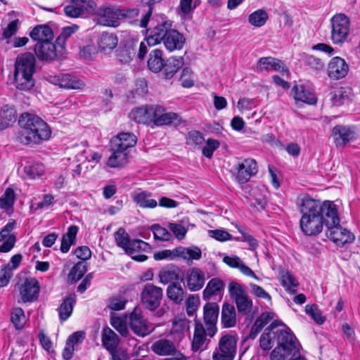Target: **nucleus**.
Masks as SVG:
<instances>
[{
	"label": "nucleus",
	"mask_w": 360,
	"mask_h": 360,
	"mask_svg": "<svg viewBox=\"0 0 360 360\" xmlns=\"http://www.w3.org/2000/svg\"><path fill=\"white\" fill-rule=\"evenodd\" d=\"M129 248L131 252L126 253L130 255L134 260L137 262H144L148 259V257L143 254L136 255V253L148 252L151 250V247L148 243L139 239L131 240Z\"/></svg>",
	"instance_id": "4be33fe9"
},
{
	"label": "nucleus",
	"mask_w": 360,
	"mask_h": 360,
	"mask_svg": "<svg viewBox=\"0 0 360 360\" xmlns=\"http://www.w3.org/2000/svg\"><path fill=\"white\" fill-rule=\"evenodd\" d=\"M96 16L98 25L110 27H117L120 25L119 6L113 5L101 6L97 9Z\"/></svg>",
	"instance_id": "f8f14e48"
},
{
	"label": "nucleus",
	"mask_w": 360,
	"mask_h": 360,
	"mask_svg": "<svg viewBox=\"0 0 360 360\" xmlns=\"http://www.w3.org/2000/svg\"><path fill=\"white\" fill-rule=\"evenodd\" d=\"M111 155L107 160V165L111 168L123 167L129 162V153L116 145L110 143Z\"/></svg>",
	"instance_id": "f3484780"
},
{
	"label": "nucleus",
	"mask_w": 360,
	"mask_h": 360,
	"mask_svg": "<svg viewBox=\"0 0 360 360\" xmlns=\"http://www.w3.org/2000/svg\"><path fill=\"white\" fill-rule=\"evenodd\" d=\"M283 323L278 321H273L270 326L266 328L261 335L259 339V345L265 351L270 350L274 345L275 340L277 341V330H274Z\"/></svg>",
	"instance_id": "412c9836"
},
{
	"label": "nucleus",
	"mask_w": 360,
	"mask_h": 360,
	"mask_svg": "<svg viewBox=\"0 0 360 360\" xmlns=\"http://www.w3.org/2000/svg\"><path fill=\"white\" fill-rule=\"evenodd\" d=\"M36 56L39 60L52 62L60 60L65 53V47L58 45L56 42L49 41L37 42L34 47Z\"/></svg>",
	"instance_id": "6e6552de"
},
{
	"label": "nucleus",
	"mask_w": 360,
	"mask_h": 360,
	"mask_svg": "<svg viewBox=\"0 0 360 360\" xmlns=\"http://www.w3.org/2000/svg\"><path fill=\"white\" fill-rule=\"evenodd\" d=\"M136 142L137 139L134 134L129 132H122L112 137L110 143L112 145L115 144L116 146L129 151L131 148L135 146Z\"/></svg>",
	"instance_id": "a878e982"
},
{
	"label": "nucleus",
	"mask_w": 360,
	"mask_h": 360,
	"mask_svg": "<svg viewBox=\"0 0 360 360\" xmlns=\"http://www.w3.org/2000/svg\"><path fill=\"white\" fill-rule=\"evenodd\" d=\"M219 312V307L216 302H207L203 307V321L207 327V333L210 338L217 332Z\"/></svg>",
	"instance_id": "2eb2a0df"
},
{
	"label": "nucleus",
	"mask_w": 360,
	"mask_h": 360,
	"mask_svg": "<svg viewBox=\"0 0 360 360\" xmlns=\"http://www.w3.org/2000/svg\"><path fill=\"white\" fill-rule=\"evenodd\" d=\"M257 72L280 70L283 74H288V70L283 65V63L279 59L272 57L261 58L257 63Z\"/></svg>",
	"instance_id": "aec40b11"
},
{
	"label": "nucleus",
	"mask_w": 360,
	"mask_h": 360,
	"mask_svg": "<svg viewBox=\"0 0 360 360\" xmlns=\"http://www.w3.org/2000/svg\"><path fill=\"white\" fill-rule=\"evenodd\" d=\"M149 46L162 43L169 52L181 50L186 43L184 36L172 28L171 21H164L147 30L146 38Z\"/></svg>",
	"instance_id": "f03ea898"
},
{
	"label": "nucleus",
	"mask_w": 360,
	"mask_h": 360,
	"mask_svg": "<svg viewBox=\"0 0 360 360\" xmlns=\"http://www.w3.org/2000/svg\"><path fill=\"white\" fill-rule=\"evenodd\" d=\"M180 269L175 266H166L160 270L158 277L160 282L162 284H168L176 283L180 280L183 281V278L181 277Z\"/></svg>",
	"instance_id": "bb28decb"
},
{
	"label": "nucleus",
	"mask_w": 360,
	"mask_h": 360,
	"mask_svg": "<svg viewBox=\"0 0 360 360\" xmlns=\"http://www.w3.org/2000/svg\"><path fill=\"white\" fill-rule=\"evenodd\" d=\"M268 19V13L262 9H259L249 15V22L255 27H262Z\"/></svg>",
	"instance_id": "3c124183"
},
{
	"label": "nucleus",
	"mask_w": 360,
	"mask_h": 360,
	"mask_svg": "<svg viewBox=\"0 0 360 360\" xmlns=\"http://www.w3.org/2000/svg\"><path fill=\"white\" fill-rule=\"evenodd\" d=\"M221 323L224 328H232L236 325V312L233 305L229 303L223 304Z\"/></svg>",
	"instance_id": "2f4dec72"
},
{
	"label": "nucleus",
	"mask_w": 360,
	"mask_h": 360,
	"mask_svg": "<svg viewBox=\"0 0 360 360\" xmlns=\"http://www.w3.org/2000/svg\"><path fill=\"white\" fill-rule=\"evenodd\" d=\"M75 302L76 296L75 294H70L63 300L58 309L61 321H66L71 316Z\"/></svg>",
	"instance_id": "473e14b6"
},
{
	"label": "nucleus",
	"mask_w": 360,
	"mask_h": 360,
	"mask_svg": "<svg viewBox=\"0 0 360 360\" xmlns=\"http://www.w3.org/2000/svg\"><path fill=\"white\" fill-rule=\"evenodd\" d=\"M207 328L199 321L195 322L193 338L192 340V349L194 352L201 350L207 338Z\"/></svg>",
	"instance_id": "c756f323"
},
{
	"label": "nucleus",
	"mask_w": 360,
	"mask_h": 360,
	"mask_svg": "<svg viewBox=\"0 0 360 360\" xmlns=\"http://www.w3.org/2000/svg\"><path fill=\"white\" fill-rule=\"evenodd\" d=\"M224 287V282L219 278H212L203 290V299L210 300L212 296L217 295Z\"/></svg>",
	"instance_id": "58836bf2"
},
{
	"label": "nucleus",
	"mask_w": 360,
	"mask_h": 360,
	"mask_svg": "<svg viewBox=\"0 0 360 360\" xmlns=\"http://www.w3.org/2000/svg\"><path fill=\"white\" fill-rule=\"evenodd\" d=\"M281 285L290 294H295L297 292L299 282L290 271H286L281 276Z\"/></svg>",
	"instance_id": "a19ab883"
},
{
	"label": "nucleus",
	"mask_w": 360,
	"mask_h": 360,
	"mask_svg": "<svg viewBox=\"0 0 360 360\" xmlns=\"http://www.w3.org/2000/svg\"><path fill=\"white\" fill-rule=\"evenodd\" d=\"M305 63L316 72H320L324 68L323 62L321 59L313 56H307L305 57Z\"/></svg>",
	"instance_id": "e2e57ef3"
},
{
	"label": "nucleus",
	"mask_w": 360,
	"mask_h": 360,
	"mask_svg": "<svg viewBox=\"0 0 360 360\" xmlns=\"http://www.w3.org/2000/svg\"><path fill=\"white\" fill-rule=\"evenodd\" d=\"M15 120V111L13 108L4 107L0 111V129L7 127Z\"/></svg>",
	"instance_id": "603ef678"
},
{
	"label": "nucleus",
	"mask_w": 360,
	"mask_h": 360,
	"mask_svg": "<svg viewBox=\"0 0 360 360\" xmlns=\"http://www.w3.org/2000/svg\"><path fill=\"white\" fill-rule=\"evenodd\" d=\"M165 109L160 105H149L150 122H153L158 126V121L160 119L162 113Z\"/></svg>",
	"instance_id": "680f3d73"
},
{
	"label": "nucleus",
	"mask_w": 360,
	"mask_h": 360,
	"mask_svg": "<svg viewBox=\"0 0 360 360\" xmlns=\"http://www.w3.org/2000/svg\"><path fill=\"white\" fill-rule=\"evenodd\" d=\"M337 208L333 201L325 200L321 202L314 200L309 195L302 199L300 210L302 217L300 226L302 231L306 236H311L319 234L326 226L327 219H330V211L335 212Z\"/></svg>",
	"instance_id": "f257e3e1"
},
{
	"label": "nucleus",
	"mask_w": 360,
	"mask_h": 360,
	"mask_svg": "<svg viewBox=\"0 0 360 360\" xmlns=\"http://www.w3.org/2000/svg\"><path fill=\"white\" fill-rule=\"evenodd\" d=\"M87 271V265L86 262H78L71 269L68 274V281L71 283H75L82 278Z\"/></svg>",
	"instance_id": "c03bdc74"
},
{
	"label": "nucleus",
	"mask_w": 360,
	"mask_h": 360,
	"mask_svg": "<svg viewBox=\"0 0 360 360\" xmlns=\"http://www.w3.org/2000/svg\"><path fill=\"white\" fill-rule=\"evenodd\" d=\"M155 240L161 241H168L170 240L172 235L168 230L159 224H154L151 226Z\"/></svg>",
	"instance_id": "4d7b16f0"
},
{
	"label": "nucleus",
	"mask_w": 360,
	"mask_h": 360,
	"mask_svg": "<svg viewBox=\"0 0 360 360\" xmlns=\"http://www.w3.org/2000/svg\"><path fill=\"white\" fill-rule=\"evenodd\" d=\"M167 295L175 304H180L184 298V290L180 284L172 283L167 288Z\"/></svg>",
	"instance_id": "ea45409f"
},
{
	"label": "nucleus",
	"mask_w": 360,
	"mask_h": 360,
	"mask_svg": "<svg viewBox=\"0 0 360 360\" xmlns=\"http://www.w3.org/2000/svg\"><path fill=\"white\" fill-rule=\"evenodd\" d=\"M129 117L137 123H150L149 105L137 108L131 111Z\"/></svg>",
	"instance_id": "79ce46f5"
},
{
	"label": "nucleus",
	"mask_w": 360,
	"mask_h": 360,
	"mask_svg": "<svg viewBox=\"0 0 360 360\" xmlns=\"http://www.w3.org/2000/svg\"><path fill=\"white\" fill-rule=\"evenodd\" d=\"M117 44L116 35L110 33H103L98 41V46L101 50H112Z\"/></svg>",
	"instance_id": "a18cd8bd"
},
{
	"label": "nucleus",
	"mask_w": 360,
	"mask_h": 360,
	"mask_svg": "<svg viewBox=\"0 0 360 360\" xmlns=\"http://www.w3.org/2000/svg\"><path fill=\"white\" fill-rule=\"evenodd\" d=\"M186 287L193 292L200 290L205 283V273L201 269L193 267L186 274Z\"/></svg>",
	"instance_id": "6ab92c4d"
},
{
	"label": "nucleus",
	"mask_w": 360,
	"mask_h": 360,
	"mask_svg": "<svg viewBox=\"0 0 360 360\" xmlns=\"http://www.w3.org/2000/svg\"><path fill=\"white\" fill-rule=\"evenodd\" d=\"M115 240L117 245L124 249L125 252H131V251L129 250V245L131 243L130 238L124 229H118L115 233Z\"/></svg>",
	"instance_id": "de8ad7c7"
},
{
	"label": "nucleus",
	"mask_w": 360,
	"mask_h": 360,
	"mask_svg": "<svg viewBox=\"0 0 360 360\" xmlns=\"http://www.w3.org/2000/svg\"><path fill=\"white\" fill-rule=\"evenodd\" d=\"M135 56V51L134 49L126 48L120 50L118 53L119 60L121 63H129Z\"/></svg>",
	"instance_id": "69168bd1"
},
{
	"label": "nucleus",
	"mask_w": 360,
	"mask_h": 360,
	"mask_svg": "<svg viewBox=\"0 0 360 360\" xmlns=\"http://www.w3.org/2000/svg\"><path fill=\"white\" fill-rule=\"evenodd\" d=\"M333 134L337 147L345 146L349 141L356 139V133L354 129L344 125H336L333 127Z\"/></svg>",
	"instance_id": "a211bd4d"
},
{
	"label": "nucleus",
	"mask_w": 360,
	"mask_h": 360,
	"mask_svg": "<svg viewBox=\"0 0 360 360\" xmlns=\"http://www.w3.org/2000/svg\"><path fill=\"white\" fill-rule=\"evenodd\" d=\"M77 232L78 227L75 225H72L68 228L67 233L63 235L60 248L63 253L68 252L70 246L75 244Z\"/></svg>",
	"instance_id": "e433bc0d"
},
{
	"label": "nucleus",
	"mask_w": 360,
	"mask_h": 360,
	"mask_svg": "<svg viewBox=\"0 0 360 360\" xmlns=\"http://www.w3.org/2000/svg\"><path fill=\"white\" fill-rule=\"evenodd\" d=\"M176 255L186 260H198L201 258V250L196 246L191 248L177 247L175 248Z\"/></svg>",
	"instance_id": "4c0bfd02"
},
{
	"label": "nucleus",
	"mask_w": 360,
	"mask_h": 360,
	"mask_svg": "<svg viewBox=\"0 0 360 360\" xmlns=\"http://www.w3.org/2000/svg\"><path fill=\"white\" fill-rule=\"evenodd\" d=\"M349 72V65L346 61L338 56L333 58L328 65V76L333 80H338L346 77Z\"/></svg>",
	"instance_id": "dca6fc26"
},
{
	"label": "nucleus",
	"mask_w": 360,
	"mask_h": 360,
	"mask_svg": "<svg viewBox=\"0 0 360 360\" xmlns=\"http://www.w3.org/2000/svg\"><path fill=\"white\" fill-rule=\"evenodd\" d=\"M127 300L122 297H112L110 300L108 308L114 311H120L124 308Z\"/></svg>",
	"instance_id": "774afa93"
},
{
	"label": "nucleus",
	"mask_w": 360,
	"mask_h": 360,
	"mask_svg": "<svg viewBox=\"0 0 360 360\" xmlns=\"http://www.w3.org/2000/svg\"><path fill=\"white\" fill-rule=\"evenodd\" d=\"M330 39L334 44L342 45L349 36L350 20L344 13H337L330 19Z\"/></svg>",
	"instance_id": "0eeeda50"
},
{
	"label": "nucleus",
	"mask_w": 360,
	"mask_h": 360,
	"mask_svg": "<svg viewBox=\"0 0 360 360\" xmlns=\"http://www.w3.org/2000/svg\"><path fill=\"white\" fill-rule=\"evenodd\" d=\"M305 312L309 315L313 320L318 324H322L325 322L326 318L322 315L321 310L316 304H307L305 306Z\"/></svg>",
	"instance_id": "5fc2aeb1"
},
{
	"label": "nucleus",
	"mask_w": 360,
	"mask_h": 360,
	"mask_svg": "<svg viewBox=\"0 0 360 360\" xmlns=\"http://www.w3.org/2000/svg\"><path fill=\"white\" fill-rule=\"evenodd\" d=\"M12 276L13 270L10 264L4 265L0 270V287L6 286Z\"/></svg>",
	"instance_id": "bf43d9fd"
},
{
	"label": "nucleus",
	"mask_w": 360,
	"mask_h": 360,
	"mask_svg": "<svg viewBox=\"0 0 360 360\" xmlns=\"http://www.w3.org/2000/svg\"><path fill=\"white\" fill-rule=\"evenodd\" d=\"M200 304V299L198 295L190 296L186 302V312L188 316H193Z\"/></svg>",
	"instance_id": "052dcab7"
},
{
	"label": "nucleus",
	"mask_w": 360,
	"mask_h": 360,
	"mask_svg": "<svg viewBox=\"0 0 360 360\" xmlns=\"http://www.w3.org/2000/svg\"><path fill=\"white\" fill-rule=\"evenodd\" d=\"M150 193L146 192H141L134 196V200L141 207L143 208H154L157 206V201L154 199H149Z\"/></svg>",
	"instance_id": "09e8293b"
},
{
	"label": "nucleus",
	"mask_w": 360,
	"mask_h": 360,
	"mask_svg": "<svg viewBox=\"0 0 360 360\" xmlns=\"http://www.w3.org/2000/svg\"><path fill=\"white\" fill-rule=\"evenodd\" d=\"M237 338L225 334L219 339L218 346L212 354L213 360H233L236 354Z\"/></svg>",
	"instance_id": "9d476101"
},
{
	"label": "nucleus",
	"mask_w": 360,
	"mask_h": 360,
	"mask_svg": "<svg viewBox=\"0 0 360 360\" xmlns=\"http://www.w3.org/2000/svg\"><path fill=\"white\" fill-rule=\"evenodd\" d=\"M330 219L326 221V236L338 246H343L346 243H351L354 240V235L347 229L340 225V218L338 208L335 212H330Z\"/></svg>",
	"instance_id": "423d86ee"
},
{
	"label": "nucleus",
	"mask_w": 360,
	"mask_h": 360,
	"mask_svg": "<svg viewBox=\"0 0 360 360\" xmlns=\"http://www.w3.org/2000/svg\"><path fill=\"white\" fill-rule=\"evenodd\" d=\"M35 68L36 58L32 53L25 52L17 56L15 63L14 82L18 89L28 91L34 86L33 75Z\"/></svg>",
	"instance_id": "20e7f679"
},
{
	"label": "nucleus",
	"mask_w": 360,
	"mask_h": 360,
	"mask_svg": "<svg viewBox=\"0 0 360 360\" xmlns=\"http://www.w3.org/2000/svg\"><path fill=\"white\" fill-rule=\"evenodd\" d=\"M163 297L162 288L152 283H146L141 292V301L144 307L150 311L159 307Z\"/></svg>",
	"instance_id": "9b49d317"
},
{
	"label": "nucleus",
	"mask_w": 360,
	"mask_h": 360,
	"mask_svg": "<svg viewBox=\"0 0 360 360\" xmlns=\"http://www.w3.org/2000/svg\"><path fill=\"white\" fill-rule=\"evenodd\" d=\"M11 320L17 330L22 329L26 322L25 315L22 309L20 307L13 309L11 313Z\"/></svg>",
	"instance_id": "8fccbe9b"
},
{
	"label": "nucleus",
	"mask_w": 360,
	"mask_h": 360,
	"mask_svg": "<svg viewBox=\"0 0 360 360\" xmlns=\"http://www.w3.org/2000/svg\"><path fill=\"white\" fill-rule=\"evenodd\" d=\"M18 290L22 302H32L37 300L40 285L35 278H26L18 283Z\"/></svg>",
	"instance_id": "4468645a"
},
{
	"label": "nucleus",
	"mask_w": 360,
	"mask_h": 360,
	"mask_svg": "<svg viewBox=\"0 0 360 360\" xmlns=\"http://www.w3.org/2000/svg\"><path fill=\"white\" fill-rule=\"evenodd\" d=\"M22 130L19 133L20 141L25 145L39 143L51 136V129L39 117L28 112L22 113L18 120Z\"/></svg>",
	"instance_id": "7ed1b4c3"
},
{
	"label": "nucleus",
	"mask_w": 360,
	"mask_h": 360,
	"mask_svg": "<svg viewBox=\"0 0 360 360\" xmlns=\"http://www.w3.org/2000/svg\"><path fill=\"white\" fill-rule=\"evenodd\" d=\"M128 321L131 330L138 336L145 337L153 330L143 318L141 310L137 307L129 314Z\"/></svg>",
	"instance_id": "ddd939ff"
},
{
	"label": "nucleus",
	"mask_w": 360,
	"mask_h": 360,
	"mask_svg": "<svg viewBox=\"0 0 360 360\" xmlns=\"http://www.w3.org/2000/svg\"><path fill=\"white\" fill-rule=\"evenodd\" d=\"M188 329L189 323L186 319L176 320L173 322L172 331L174 333L183 334L184 332L188 330Z\"/></svg>",
	"instance_id": "338daca9"
},
{
	"label": "nucleus",
	"mask_w": 360,
	"mask_h": 360,
	"mask_svg": "<svg viewBox=\"0 0 360 360\" xmlns=\"http://www.w3.org/2000/svg\"><path fill=\"white\" fill-rule=\"evenodd\" d=\"M102 343L108 351L112 350L118 347L120 338L111 328L106 326L102 330Z\"/></svg>",
	"instance_id": "c9c22d12"
},
{
	"label": "nucleus",
	"mask_w": 360,
	"mask_h": 360,
	"mask_svg": "<svg viewBox=\"0 0 360 360\" xmlns=\"http://www.w3.org/2000/svg\"><path fill=\"white\" fill-rule=\"evenodd\" d=\"M162 56L163 52L159 49H155L150 52L147 63L150 71L159 72L162 70L165 64Z\"/></svg>",
	"instance_id": "7c9ffc66"
},
{
	"label": "nucleus",
	"mask_w": 360,
	"mask_h": 360,
	"mask_svg": "<svg viewBox=\"0 0 360 360\" xmlns=\"http://www.w3.org/2000/svg\"><path fill=\"white\" fill-rule=\"evenodd\" d=\"M58 82L60 87L65 89H82L85 86V84L82 80L70 74L62 75L58 79Z\"/></svg>",
	"instance_id": "f704fd0d"
},
{
	"label": "nucleus",
	"mask_w": 360,
	"mask_h": 360,
	"mask_svg": "<svg viewBox=\"0 0 360 360\" xmlns=\"http://www.w3.org/2000/svg\"><path fill=\"white\" fill-rule=\"evenodd\" d=\"M229 291L238 312L244 315L249 314L252 308V301L249 297L245 288L240 283L231 282L229 285Z\"/></svg>",
	"instance_id": "1a4fd4ad"
},
{
	"label": "nucleus",
	"mask_w": 360,
	"mask_h": 360,
	"mask_svg": "<svg viewBox=\"0 0 360 360\" xmlns=\"http://www.w3.org/2000/svg\"><path fill=\"white\" fill-rule=\"evenodd\" d=\"M30 37L37 42L49 41L53 39V33L50 27L47 25H38L30 34Z\"/></svg>",
	"instance_id": "72a5a7b5"
},
{
	"label": "nucleus",
	"mask_w": 360,
	"mask_h": 360,
	"mask_svg": "<svg viewBox=\"0 0 360 360\" xmlns=\"http://www.w3.org/2000/svg\"><path fill=\"white\" fill-rule=\"evenodd\" d=\"M184 59L183 56L169 58L164 64L163 73L166 79H171L178 70L183 67Z\"/></svg>",
	"instance_id": "c85d7f7f"
},
{
	"label": "nucleus",
	"mask_w": 360,
	"mask_h": 360,
	"mask_svg": "<svg viewBox=\"0 0 360 360\" xmlns=\"http://www.w3.org/2000/svg\"><path fill=\"white\" fill-rule=\"evenodd\" d=\"M152 351L159 356H170L175 354L176 350L175 344L167 339H160L154 342L151 346Z\"/></svg>",
	"instance_id": "b1692460"
},
{
	"label": "nucleus",
	"mask_w": 360,
	"mask_h": 360,
	"mask_svg": "<svg viewBox=\"0 0 360 360\" xmlns=\"http://www.w3.org/2000/svg\"><path fill=\"white\" fill-rule=\"evenodd\" d=\"M14 201V191L11 188H8L6 189L3 195L0 198V208L4 210H8L13 207Z\"/></svg>",
	"instance_id": "864d4df0"
},
{
	"label": "nucleus",
	"mask_w": 360,
	"mask_h": 360,
	"mask_svg": "<svg viewBox=\"0 0 360 360\" xmlns=\"http://www.w3.org/2000/svg\"><path fill=\"white\" fill-rule=\"evenodd\" d=\"M330 101L333 105L340 106L349 99V90L340 87L334 90L332 93Z\"/></svg>",
	"instance_id": "49530a36"
},
{
	"label": "nucleus",
	"mask_w": 360,
	"mask_h": 360,
	"mask_svg": "<svg viewBox=\"0 0 360 360\" xmlns=\"http://www.w3.org/2000/svg\"><path fill=\"white\" fill-rule=\"evenodd\" d=\"M181 122L179 115L177 113L163 111L160 119L158 121V126L170 124L172 123L179 124Z\"/></svg>",
	"instance_id": "13d9d810"
},
{
	"label": "nucleus",
	"mask_w": 360,
	"mask_h": 360,
	"mask_svg": "<svg viewBox=\"0 0 360 360\" xmlns=\"http://www.w3.org/2000/svg\"><path fill=\"white\" fill-rule=\"evenodd\" d=\"M292 93L294 98L297 101L309 105H314L317 102L314 93L304 85H295L292 89Z\"/></svg>",
	"instance_id": "393cba45"
},
{
	"label": "nucleus",
	"mask_w": 360,
	"mask_h": 360,
	"mask_svg": "<svg viewBox=\"0 0 360 360\" xmlns=\"http://www.w3.org/2000/svg\"><path fill=\"white\" fill-rule=\"evenodd\" d=\"M110 323L122 336L127 338L129 335L127 323L124 319L120 317L112 318Z\"/></svg>",
	"instance_id": "6e6d98bb"
},
{
	"label": "nucleus",
	"mask_w": 360,
	"mask_h": 360,
	"mask_svg": "<svg viewBox=\"0 0 360 360\" xmlns=\"http://www.w3.org/2000/svg\"><path fill=\"white\" fill-rule=\"evenodd\" d=\"M277 346L270 354L271 360H285L289 356L300 354L297 339L291 333L285 330H277Z\"/></svg>",
	"instance_id": "39448f33"
},
{
	"label": "nucleus",
	"mask_w": 360,
	"mask_h": 360,
	"mask_svg": "<svg viewBox=\"0 0 360 360\" xmlns=\"http://www.w3.org/2000/svg\"><path fill=\"white\" fill-rule=\"evenodd\" d=\"M139 14V11L137 8H120L119 7V18L120 21L123 19H129L132 20L136 18Z\"/></svg>",
	"instance_id": "0e129e2a"
},
{
	"label": "nucleus",
	"mask_w": 360,
	"mask_h": 360,
	"mask_svg": "<svg viewBox=\"0 0 360 360\" xmlns=\"http://www.w3.org/2000/svg\"><path fill=\"white\" fill-rule=\"evenodd\" d=\"M223 262L231 268L238 269L243 274L247 276L252 277L257 281L259 280V278L254 273V271L250 267H248L246 264H244V262L240 259L239 257L225 256L223 258Z\"/></svg>",
	"instance_id": "cd10ccee"
},
{
	"label": "nucleus",
	"mask_w": 360,
	"mask_h": 360,
	"mask_svg": "<svg viewBox=\"0 0 360 360\" xmlns=\"http://www.w3.org/2000/svg\"><path fill=\"white\" fill-rule=\"evenodd\" d=\"M23 171L25 178L35 179L44 174V167L41 163L31 162L24 166Z\"/></svg>",
	"instance_id": "37998d69"
},
{
	"label": "nucleus",
	"mask_w": 360,
	"mask_h": 360,
	"mask_svg": "<svg viewBox=\"0 0 360 360\" xmlns=\"http://www.w3.org/2000/svg\"><path fill=\"white\" fill-rule=\"evenodd\" d=\"M256 161L253 159H246L238 166L237 179L240 184L246 183L250 178L257 173Z\"/></svg>",
	"instance_id": "5701e85b"
}]
</instances>
